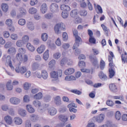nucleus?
Returning a JSON list of instances; mask_svg holds the SVG:
<instances>
[{"label":"nucleus","instance_id":"37998d69","mask_svg":"<svg viewBox=\"0 0 127 127\" xmlns=\"http://www.w3.org/2000/svg\"><path fill=\"white\" fill-rule=\"evenodd\" d=\"M29 12L31 13V14H34L37 12V9L34 7L30 8L29 10Z\"/></svg>","mask_w":127,"mask_h":127},{"label":"nucleus","instance_id":"c85d7f7f","mask_svg":"<svg viewBox=\"0 0 127 127\" xmlns=\"http://www.w3.org/2000/svg\"><path fill=\"white\" fill-rule=\"evenodd\" d=\"M42 77L44 80H47V79L48 78V73L46 70L42 71Z\"/></svg>","mask_w":127,"mask_h":127},{"label":"nucleus","instance_id":"cd10ccee","mask_svg":"<svg viewBox=\"0 0 127 127\" xmlns=\"http://www.w3.org/2000/svg\"><path fill=\"white\" fill-rule=\"evenodd\" d=\"M122 118V114H121V112L118 111L115 113V119L117 121H120L121 118Z\"/></svg>","mask_w":127,"mask_h":127},{"label":"nucleus","instance_id":"6e6552de","mask_svg":"<svg viewBox=\"0 0 127 127\" xmlns=\"http://www.w3.org/2000/svg\"><path fill=\"white\" fill-rule=\"evenodd\" d=\"M59 8L58 4L55 3H52L50 6V9L52 12H58Z\"/></svg>","mask_w":127,"mask_h":127},{"label":"nucleus","instance_id":"aec40b11","mask_svg":"<svg viewBox=\"0 0 127 127\" xmlns=\"http://www.w3.org/2000/svg\"><path fill=\"white\" fill-rule=\"evenodd\" d=\"M26 108V110L30 114H33V113L35 112V110L34 109V108H33V107H32V106H31V105H27Z\"/></svg>","mask_w":127,"mask_h":127},{"label":"nucleus","instance_id":"ddd939ff","mask_svg":"<svg viewBox=\"0 0 127 127\" xmlns=\"http://www.w3.org/2000/svg\"><path fill=\"white\" fill-rule=\"evenodd\" d=\"M109 89L112 93H117L118 92V88L115 83H112L109 84Z\"/></svg>","mask_w":127,"mask_h":127},{"label":"nucleus","instance_id":"de8ad7c7","mask_svg":"<svg viewBox=\"0 0 127 127\" xmlns=\"http://www.w3.org/2000/svg\"><path fill=\"white\" fill-rule=\"evenodd\" d=\"M87 0L88 1V4H87L88 8L89 10H90L91 11H92V10H93V4L91 3L89 0Z\"/></svg>","mask_w":127,"mask_h":127},{"label":"nucleus","instance_id":"052dcab7","mask_svg":"<svg viewBox=\"0 0 127 127\" xmlns=\"http://www.w3.org/2000/svg\"><path fill=\"white\" fill-rule=\"evenodd\" d=\"M78 66L80 68H83V67H85V66H86V63H85V62L80 61L78 63Z\"/></svg>","mask_w":127,"mask_h":127},{"label":"nucleus","instance_id":"0e129e2a","mask_svg":"<svg viewBox=\"0 0 127 127\" xmlns=\"http://www.w3.org/2000/svg\"><path fill=\"white\" fill-rule=\"evenodd\" d=\"M30 87V84L27 82H26L24 84V90H28Z\"/></svg>","mask_w":127,"mask_h":127},{"label":"nucleus","instance_id":"58836bf2","mask_svg":"<svg viewBox=\"0 0 127 127\" xmlns=\"http://www.w3.org/2000/svg\"><path fill=\"white\" fill-rule=\"evenodd\" d=\"M55 100L56 102V105H60L61 104V98H60V96H57L55 97Z\"/></svg>","mask_w":127,"mask_h":127},{"label":"nucleus","instance_id":"79ce46f5","mask_svg":"<svg viewBox=\"0 0 127 127\" xmlns=\"http://www.w3.org/2000/svg\"><path fill=\"white\" fill-rule=\"evenodd\" d=\"M70 92L73 93V94H75L76 95H82V92L77 89H72L70 90Z\"/></svg>","mask_w":127,"mask_h":127},{"label":"nucleus","instance_id":"8fccbe9b","mask_svg":"<svg viewBox=\"0 0 127 127\" xmlns=\"http://www.w3.org/2000/svg\"><path fill=\"white\" fill-rule=\"evenodd\" d=\"M5 23L9 27L12 26V21L10 19H7L6 20Z\"/></svg>","mask_w":127,"mask_h":127},{"label":"nucleus","instance_id":"5701e85b","mask_svg":"<svg viewBox=\"0 0 127 127\" xmlns=\"http://www.w3.org/2000/svg\"><path fill=\"white\" fill-rule=\"evenodd\" d=\"M14 122L16 125L19 126L22 124V120L18 117H15L14 119Z\"/></svg>","mask_w":127,"mask_h":127},{"label":"nucleus","instance_id":"2f4dec72","mask_svg":"<svg viewBox=\"0 0 127 127\" xmlns=\"http://www.w3.org/2000/svg\"><path fill=\"white\" fill-rule=\"evenodd\" d=\"M18 113L21 117H25L26 116V111L22 109L19 110Z\"/></svg>","mask_w":127,"mask_h":127},{"label":"nucleus","instance_id":"2eb2a0df","mask_svg":"<svg viewBox=\"0 0 127 127\" xmlns=\"http://www.w3.org/2000/svg\"><path fill=\"white\" fill-rule=\"evenodd\" d=\"M48 113L50 114L51 116H55L57 114V110L54 107H51L48 111Z\"/></svg>","mask_w":127,"mask_h":127},{"label":"nucleus","instance_id":"a19ab883","mask_svg":"<svg viewBox=\"0 0 127 127\" xmlns=\"http://www.w3.org/2000/svg\"><path fill=\"white\" fill-rule=\"evenodd\" d=\"M106 104L108 107H113L115 104L114 103V101L110 100H108L106 101Z\"/></svg>","mask_w":127,"mask_h":127},{"label":"nucleus","instance_id":"f704fd0d","mask_svg":"<svg viewBox=\"0 0 127 127\" xmlns=\"http://www.w3.org/2000/svg\"><path fill=\"white\" fill-rule=\"evenodd\" d=\"M10 84H11V80L9 81L6 83L7 90H8V91H11V90H12V88H13L12 85H11Z\"/></svg>","mask_w":127,"mask_h":127},{"label":"nucleus","instance_id":"c9c22d12","mask_svg":"<svg viewBox=\"0 0 127 127\" xmlns=\"http://www.w3.org/2000/svg\"><path fill=\"white\" fill-rule=\"evenodd\" d=\"M33 104L36 108H38V107H41V102L38 100H35L33 102Z\"/></svg>","mask_w":127,"mask_h":127},{"label":"nucleus","instance_id":"ea45409f","mask_svg":"<svg viewBox=\"0 0 127 127\" xmlns=\"http://www.w3.org/2000/svg\"><path fill=\"white\" fill-rule=\"evenodd\" d=\"M101 27H102L104 31H105V34L108 36L109 35V31L108 30V28L104 24H101Z\"/></svg>","mask_w":127,"mask_h":127},{"label":"nucleus","instance_id":"39448f33","mask_svg":"<svg viewBox=\"0 0 127 127\" xmlns=\"http://www.w3.org/2000/svg\"><path fill=\"white\" fill-rule=\"evenodd\" d=\"M59 119L61 122H62L63 123L61 124L62 127H65L67 125L66 122L68 121V117L64 115H60L59 116Z\"/></svg>","mask_w":127,"mask_h":127},{"label":"nucleus","instance_id":"4d7b16f0","mask_svg":"<svg viewBox=\"0 0 127 127\" xmlns=\"http://www.w3.org/2000/svg\"><path fill=\"white\" fill-rule=\"evenodd\" d=\"M121 58H122V61L123 63H127V56L126 57V56H125V55L122 54L121 56Z\"/></svg>","mask_w":127,"mask_h":127},{"label":"nucleus","instance_id":"9b49d317","mask_svg":"<svg viewBox=\"0 0 127 127\" xmlns=\"http://www.w3.org/2000/svg\"><path fill=\"white\" fill-rule=\"evenodd\" d=\"M10 103L13 105H18L20 103V99L16 97H12L10 99Z\"/></svg>","mask_w":127,"mask_h":127},{"label":"nucleus","instance_id":"f3484780","mask_svg":"<svg viewBox=\"0 0 127 127\" xmlns=\"http://www.w3.org/2000/svg\"><path fill=\"white\" fill-rule=\"evenodd\" d=\"M75 72V69L73 68H69L64 71L65 75H72L73 73Z\"/></svg>","mask_w":127,"mask_h":127},{"label":"nucleus","instance_id":"49530a36","mask_svg":"<svg viewBox=\"0 0 127 127\" xmlns=\"http://www.w3.org/2000/svg\"><path fill=\"white\" fill-rule=\"evenodd\" d=\"M68 13L67 11H63L62 12V16L63 18L66 19L68 17Z\"/></svg>","mask_w":127,"mask_h":127},{"label":"nucleus","instance_id":"bf43d9fd","mask_svg":"<svg viewBox=\"0 0 127 127\" xmlns=\"http://www.w3.org/2000/svg\"><path fill=\"white\" fill-rule=\"evenodd\" d=\"M60 57H61V54H60V53H56L54 54V58H55V59H56L57 60L59 59Z\"/></svg>","mask_w":127,"mask_h":127},{"label":"nucleus","instance_id":"13d9d810","mask_svg":"<svg viewBox=\"0 0 127 127\" xmlns=\"http://www.w3.org/2000/svg\"><path fill=\"white\" fill-rule=\"evenodd\" d=\"M22 41L25 43H26L28 41H29V37L27 35H25L22 37Z\"/></svg>","mask_w":127,"mask_h":127},{"label":"nucleus","instance_id":"603ef678","mask_svg":"<svg viewBox=\"0 0 127 127\" xmlns=\"http://www.w3.org/2000/svg\"><path fill=\"white\" fill-rule=\"evenodd\" d=\"M26 23V21H25V19H20L18 20V24L20 25H24Z\"/></svg>","mask_w":127,"mask_h":127},{"label":"nucleus","instance_id":"b1692460","mask_svg":"<svg viewBox=\"0 0 127 127\" xmlns=\"http://www.w3.org/2000/svg\"><path fill=\"white\" fill-rule=\"evenodd\" d=\"M27 48L29 50V51H31V52H33L34 50H35V47H34L30 43H28L26 45Z\"/></svg>","mask_w":127,"mask_h":127},{"label":"nucleus","instance_id":"69168bd1","mask_svg":"<svg viewBox=\"0 0 127 127\" xmlns=\"http://www.w3.org/2000/svg\"><path fill=\"white\" fill-rule=\"evenodd\" d=\"M16 59L17 60H18L19 61H21V59H22V55L21 54H17L16 56Z\"/></svg>","mask_w":127,"mask_h":127},{"label":"nucleus","instance_id":"4be33fe9","mask_svg":"<svg viewBox=\"0 0 127 127\" xmlns=\"http://www.w3.org/2000/svg\"><path fill=\"white\" fill-rule=\"evenodd\" d=\"M70 15L71 17H76L77 15H78V10L74 9L71 10L70 13Z\"/></svg>","mask_w":127,"mask_h":127},{"label":"nucleus","instance_id":"774afa93","mask_svg":"<svg viewBox=\"0 0 127 127\" xmlns=\"http://www.w3.org/2000/svg\"><path fill=\"white\" fill-rule=\"evenodd\" d=\"M69 47H70V45L68 43L64 44L63 45V48L64 49H68V48H69Z\"/></svg>","mask_w":127,"mask_h":127},{"label":"nucleus","instance_id":"3c124183","mask_svg":"<svg viewBox=\"0 0 127 127\" xmlns=\"http://www.w3.org/2000/svg\"><path fill=\"white\" fill-rule=\"evenodd\" d=\"M63 39L64 41H67L68 40V35L67 33L64 32L63 33Z\"/></svg>","mask_w":127,"mask_h":127},{"label":"nucleus","instance_id":"72a5a7b5","mask_svg":"<svg viewBox=\"0 0 127 127\" xmlns=\"http://www.w3.org/2000/svg\"><path fill=\"white\" fill-rule=\"evenodd\" d=\"M25 44V43L22 40H19L16 42V44L18 47H22Z\"/></svg>","mask_w":127,"mask_h":127},{"label":"nucleus","instance_id":"e2e57ef3","mask_svg":"<svg viewBox=\"0 0 127 127\" xmlns=\"http://www.w3.org/2000/svg\"><path fill=\"white\" fill-rule=\"evenodd\" d=\"M44 101L45 102H48L50 100H51V96L50 95H46L44 98Z\"/></svg>","mask_w":127,"mask_h":127},{"label":"nucleus","instance_id":"7c9ffc66","mask_svg":"<svg viewBox=\"0 0 127 127\" xmlns=\"http://www.w3.org/2000/svg\"><path fill=\"white\" fill-rule=\"evenodd\" d=\"M1 8L4 12H6L8 9V6L7 4L2 3L1 4Z\"/></svg>","mask_w":127,"mask_h":127},{"label":"nucleus","instance_id":"09e8293b","mask_svg":"<svg viewBox=\"0 0 127 127\" xmlns=\"http://www.w3.org/2000/svg\"><path fill=\"white\" fill-rule=\"evenodd\" d=\"M89 41L90 43H92V44H96V39L93 36L89 37Z\"/></svg>","mask_w":127,"mask_h":127},{"label":"nucleus","instance_id":"423d86ee","mask_svg":"<svg viewBox=\"0 0 127 127\" xmlns=\"http://www.w3.org/2000/svg\"><path fill=\"white\" fill-rule=\"evenodd\" d=\"M62 76V70H60L58 71H52L51 72V77L55 79H57L58 77Z\"/></svg>","mask_w":127,"mask_h":127},{"label":"nucleus","instance_id":"1a4fd4ad","mask_svg":"<svg viewBox=\"0 0 127 127\" xmlns=\"http://www.w3.org/2000/svg\"><path fill=\"white\" fill-rule=\"evenodd\" d=\"M6 62L8 65V66H10L11 70L12 71H14V67H13V65H12V63L11 62V57L10 56H7L6 58Z\"/></svg>","mask_w":127,"mask_h":127},{"label":"nucleus","instance_id":"f257e3e1","mask_svg":"<svg viewBox=\"0 0 127 127\" xmlns=\"http://www.w3.org/2000/svg\"><path fill=\"white\" fill-rule=\"evenodd\" d=\"M73 36L75 37V42L72 47L73 50H75L76 48L80 46V44H82V39L79 36L78 30L74 29L73 30Z\"/></svg>","mask_w":127,"mask_h":127},{"label":"nucleus","instance_id":"4468645a","mask_svg":"<svg viewBox=\"0 0 127 127\" xmlns=\"http://www.w3.org/2000/svg\"><path fill=\"white\" fill-rule=\"evenodd\" d=\"M48 9V7L47 6V4L46 3H44L42 4L41 6L40 10L42 13L44 14L46 13Z\"/></svg>","mask_w":127,"mask_h":127},{"label":"nucleus","instance_id":"e433bc0d","mask_svg":"<svg viewBox=\"0 0 127 127\" xmlns=\"http://www.w3.org/2000/svg\"><path fill=\"white\" fill-rule=\"evenodd\" d=\"M39 64L37 63H34L32 65V69L33 71H36L39 68Z\"/></svg>","mask_w":127,"mask_h":127},{"label":"nucleus","instance_id":"a878e982","mask_svg":"<svg viewBox=\"0 0 127 127\" xmlns=\"http://www.w3.org/2000/svg\"><path fill=\"white\" fill-rule=\"evenodd\" d=\"M41 39L43 41H47V39H48V35L46 33H44L42 34L41 35Z\"/></svg>","mask_w":127,"mask_h":127},{"label":"nucleus","instance_id":"a18cd8bd","mask_svg":"<svg viewBox=\"0 0 127 127\" xmlns=\"http://www.w3.org/2000/svg\"><path fill=\"white\" fill-rule=\"evenodd\" d=\"M45 17L47 19H51L53 17V14L52 13H47L45 15Z\"/></svg>","mask_w":127,"mask_h":127},{"label":"nucleus","instance_id":"680f3d73","mask_svg":"<svg viewBox=\"0 0 127 127\" xmlns=\"http://www.w3.org/2000/svg\"><path fill=\"white\" fill-rule=\"evenodd\" d=\"M20 13L21 15H25V14H26V10L23 8H21L20 9Z\"/></svg>","mask_w":127,"mask_h":127},{"label":"nucleus","instance_id":"473e14b6","mask_svg":"<svg viewBox=\"0 0 127 127\" xmlns=\"http://www.w3.org/2000/svg\"><path fill=\"white\" fill-rule=\"evenodd\" d=\"M43 58L46 61L48 60V58H49V50H47L44 53Z\"/></svg>","mask_w":127,"mask_h":127},{"label":"nucleus","instance_id":"bb28decb","mask_svg":"<svg viewBox=\"0 0 127 127\" xmlns=\"http://www.w3.org/2000/svg\"><path fill=\"white\" fill-rule=\"evenodd\" d=\"M43 97V95L42 93L39 92L38 94H36L34 95V98L36 99V100H41V98Z\"/></svg>","mask_w":127,"mask_h":127},{"label":"nucleus","instance_id":"393cba45","mask_svg":"<svg viewBox=\"0 0 127 127\" xmlns=\"http://www.w3.org/2000/svg\"><path fill=\"white\" fill-rule=\"evenodd\" d=\"M27 27L30 30H34V25L31 22H29L27 23Z\"/></svg>","mask_w":127,"mask_h":127},{"label":"nucleus","instance_id":"6ab92c4d","mask_svg":"<svg viewBox=\"0 0 127 127\" xmlns=\"http://www.w3.org/2000/svg\"><path fill=\"white\" fill-rule=\"evenodd\" d=\"M109 98H111L112 99H114V100H120V101H124V96H112L110 95Z\"/></svg>","mask_w":127,"mask_h":127},{"label":"nucleus","instance_id":"6e6d98bb","mask_svg":"<svg viewBox=\"0 0 127 127\" xmlns=\"http://www.w3.org/2000/svg\"><path fill=\"white\" fill-rule=\"evenodd\" d=\"M66 63H67V59L65 58L62 59L60 62L61 66H64Z\"/></svg>","mask_w":127,"mask_h":127},{"label":"nucleus","instance_id":"dca6fc26","mask_svg":"<svg viewBox=\"0 0 127 127\" xmlns=\"http://www.w3.org/2000/svg\"><path fill=\"white\" fill-rule=\"evenodd\" d=\"M61 9L63 10V11H69L70 10V8L68 5H66L65 4H62L61 6Z\"/></svg>","mask_w":127,"mask_h":127},{"label":"nucleus","instance_id":"a211bd4d","mask_svg":"<svg viewBox=\"0 0 127 127\" xmlns=\"http://www.w3.org/2000/svg\"><path fill=\"white\" fill-rule=\"evenodd\" d=\"M4 121L7 125H11L12 124V119L8 115L4 117Z\"/></svg>","mask_w":127,"mask_h":127},{"label":"nucleus","instance_id":"864d4df0","mask_svg":"<svg viewBox=\"0 0 127 127\" xmlns=\"http://www.w3.org/2000/svg\"><path fill=\"white\" fill-rule=\"evenodd\" d=\"M55 63H56V61L55 60H52L49 63V65L50 66V68H52L54 65H55Z\"/></svg>","mask_w":127,"mask_h":127},{"label":"nucleus","instance_id":"0eeeda50","mask_svg":"<svg viewBox=\"0 0 127 127\" xmlns=\"http://www.w3.org/2000/svg\"><path fill=\"white\" fill-rule=\"evenodd\" d=\"M27 71L26 69V67L22 66L21 67H19V66H16L15 68V72L16 73H20L21 74H24Z\"/></svg>","mask_w":127,"mask_h":127},{"label":"nucleus","instance_id":"338daca9","mask_svg":"<svg viewBox=\"0 0 127 127\" xmlns=\"http://www.w3.org/2000/svg\"><path fill=\"white\" fill-rule=\"evenodd\" d=\"M92 52L93 53V55H94V56H95V55H98V54L100 53V52H99V50H98L97 49H93Z\"/></svg>","mask_w":127,"mask_h":127},{"label":"nucleus","instance_id":"f8f14e48","mask_svg":"<svg viewBox=\"0 0 127 127\" xmlns=\"http://www.w3.org/2000/svg\"><path fill=\"white\" fill-rule=\"evenodd\" d=\"M98 76L100 79L102 81H107V80H108V76H107V75L104 73L102 71L99 72Z\"/></svg>","mask_w":127,"mask_h":127},{"label":"nucleus","instance_id":"f03ea898","mask_svg":"<svg viewBox=\"0 0 127 127\" xmlns=\"http://www.w3.org/2000/svg\"><path fill=\"white\" fill-rule=\"evenodd\" d=\"M65 30H66L65 25L62 22L58 23L54 27V31L56 34H60L61 31H65Z\"/></svg>","mask_w":127,"mask_h":127},{"label":"nucleus","instance_id":"412c9836","mask_svg":"<svg viewBox=\"0 0 127 127\" xmlns=\"http://www.w3.org/2000/svg\"><path fill=\"white\" fill-rule=\"evenodd\" d=\"M45 51V46H44V45H41V46L37 49V51L38 53H39V54H41V53H43V52H44Z\"/></svg>","mask_w":127,"mask_h":127},{"label":"nucleus","instance_id":"c03bdc74","mask_svg":"<svg viewBox=\"0 0 127 127\" xmlns=\"http://www.w3.org/2000/svg\"><path fill=\"white\" fill-rule=\"evenodd\" d=\"M81 16H86L88 14V11L86 9L81 10L80 12Z\"/></svg>","mask_w":127,"mask_h":127},{"label":"nucleus","instance_id":"7ed1b4c3","mask_svg":"<svg viewBox=\"0 0 127 127\" xmlns=\"http://www.w3.org/2000/svg\"><path fill=\"white\" fill-rule=\"evenodd\" d=\"M89 60L91 62L92 65L96 67V66H99V61L98 58L96 56L91 54L89 56Z\"/></svg>","mask_w":127,"mask_h":127},{"label":"nucleus","instance_id":"5fc2aeb1","mask_svg":"<svg viewBox=\"0 0 127 127\" xmlns=\"http://www.w3.org/2000/svg\"><path fill=\"white\" fill-rule=\"evenodd\" d=\"M15 52H16L15 48H14L13 47L10 48L8 50V53H9V54H11L12 53H15Z\"/></svg>","mask_w":127,"mask_h":127},{"label":"nucleus","instance_id":"c756f323","mask_svg":"<svg viewBox=\"0 0 127 127\" xmlns=\"http://www.w3.org/2000/svg\"><path fill=\"white\" fill-rule=\"evenodd\" d=\"M94 8H97L99 12L100 13H103V9L102 8V6L99 4H96V3L94 4Z\"/></svg>","mask_w":127,"mask_h":127},{"label":"nucleus","instance_id":"9d476101","mask_svg":"<svg viewBox=\"0 0 127 127\" xmlns=\"http://www.w3.org/2000/svg\"><path fill=\"white\" fill-rule=\"evenodd\" d=\"M95 120L96 122L99 124L102 123L103 121L105 120V115L103 114H100L99 115L96 117Z\"/></svg>","mask_w":127,"mask_h":127},{"label":"nucleus","instance_id":"4c0bfd02","mask_svg":"<svg viewBox=\"0 0 127 127\" xmlns=\"http://www.w3.org/2000/svg\"><path fill=\"white\" fill-rule=\"evenodd\" d=\"M106 66V63L104 60H101L100 63V68L101 70H104L105 69V66Z\"/></svg>","mask_w":127,"mask_h":127},{"label":"nucleus","instance_id":"20e7f679","mask_svg":"<svg viewBox=\"0 0 127 127\" xmlns=\"http://www.w3.org/2000/svg\"><path fill=\"white\" fill-rule=\"evenodd\" d=\"M109 66L110 68H109V78L112 79L114 76L116 74V71L114 69V65H113L112 63H109Z\"/></svg>","mask_w":127,"mask_h":127}]
</instances>
